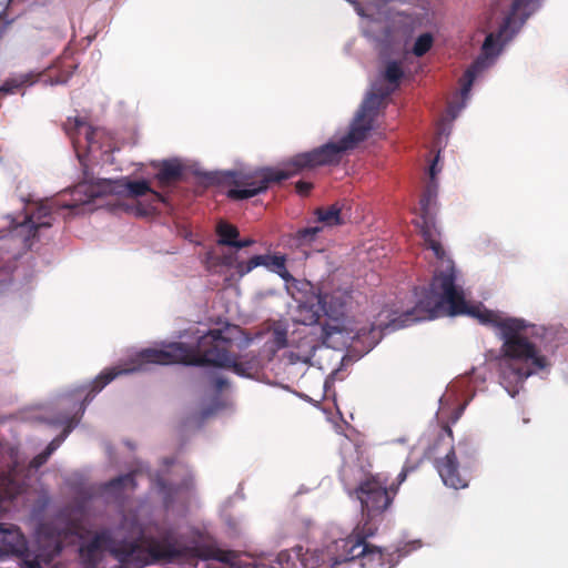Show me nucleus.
<instances>
[{"mask_svg":"<svg viewBox=\"0 0 568 568\" xmlns=\"http://www.w3.org/2000/svg\"><path fill=\"white\" fill-rule=\"evenodd\" d=\"M455 282V267L448 260L446 267L434 274L428 295L412 312L405 313L404 321L433 320L447 312L449 315L470 314L481 324L497 328L503 341L496 358L500 383L515 396L529 376L549 366L547 357L530 341L538 335L536 325L521 318L504 317L494 311L468 307L463 290Z\"/></svg>","mask_w":568,"mask_h":568,"instance_id":"f257e3e1","label":"nucleus"},{"mask_svg":"<svg viewBox=\"0 0 568 568\" xmlns=\"http://www.w3.org/2000/svg\"><path fill=\"white\" fill-rule=\"evenodd\" d=\"M390 94V90L378 88L369 92L353 120L349 131L337 142H328L308 152L297 153L282 164V168H260L254 171H230L222 181L233 185L226 193L231 200L251 199L265 192L271 185L278 184L305 170L324 165H336L343 153L353 150L363 142L373 129L378 109Z\"/></svg>","mask_w":568,"mask_h":568,"instance_id":"f03ea898","label":"nucleus"},{"mask_svg":"<svg viewBox=\"0 0 568 568\" xmlns=\"http://www.w3.org/2000/svg\"><path fill=\"white\" fill-rule=\"evenodd\" d=\"M231 332L232 328L230 326L210 329L197 339L194 347L180 342L172 343L164 349L145 348L131 358L130 366L122 369H104L94 379L92 389L81 403V414H83L85 405L92 400L94 395L102 390L116 376L142 371L146 364L215 366L231 369L241 377L251 378L255 376L261 368L258 355L253 352L240 356L231 354L233 346Z\"/></svg>","mask_w":568,"mask_h":568,"instance_id":"7ed1b4c3","label":"nucleus"},{"mask_svg":"<svg viewBox=\"0 0 568 568\" xmlns=\"http://www.w3.org/2000/svg\"><path fill=\"white\" fill-rule=\"evenodd\" d=\"M145 544L148 554L156 560L172 562L180 559H215L232 568H257L255 561L233 550L182 544L172 530L164 531L159 539L146 538Z\"/></svg>","mask_w":568,"mask_h":568,"instance_id":"20e7f679","label":"nucleus"},{"mask_svg":"<svg viewBox=\"0 0 568 568\" xmlns=\"http://www.w3.org/2000/svg\"><path fill=\"white\" fill-rule=\"evenodd\" d=\"M108 550L123 565L142 567L145 565V549L141 539L116 541L109 530L97 532L91 540L79 547V558L85 568H97L102 559V554Z\"/></svg>","mask_w":568,"mask_h":568,"instance_id":"39448f33","label":"nucleus"},{"mask_svg":"<svg viewBox=\"0 0 568 568\" xmlns=\"http://www.w3.org/2000/svg\"><path fill=\"white\" fill-rule=\"evenodd\" d=\"M388 478L382 474L368 475L354 488V494L361 501L364 516L377 517L392 505L397 494V487L389 485Z\"/></svg>","mask_w":568,"mask_h":568,"instance_id":"423d86ee","label":"nucleus"},{"mask_svg":"<svg viewBox=\"0 0 568 568\" xmlns=\"http://www.w3.org/2000/svg\"><path fill=\"white\" fill-rule=\"evenodd\" d=\"M438 158L439 153L436 155L435 160L429 166V176L432 181L425 187L419 200L420 222H417V225L420 227V233L427 248L434 252L436 258L444 261L446 253L439 241V232L435 225L434 219V209L437 197V185L434 180L437 173L436 166Z\"/></svg>","mask_w":568,"mask_h":568,"instance_id":"0eeeda50","label":"nucleus"},{"mask_svg":"<svg viewBox=\"0 0 568 568\" xmlns=\"http://www.w3.org/2000/svg\"><path fill=\"white\" fill-rule=\"evenodd\" d=\"M222 264L233 267L240 276H244L257 266H264L267 270L278 274L283 280L292 278L286 268V258L284 255H254L247 262L239 261L235 255H224Z\"/></svg>","mask_w":568,"mask_h":568,"instance_id":"6e6552de","label":"nucleus"},{"mask_svg":"<svg viewBox=\"0 0 568 568\" xmlns=\"http://www.w3.org/2000/svg\"><path fill=\"white\" fill-rule=\"evenodd\" d=\"M359 559L361 568H392L395 565L393 554L374 545L364 546L351 554H344L333 561V568H341L343 564Z\"/></svg>","mask_w":568,"mask_h":568,"instance_id":"1a4fd4ad","label":"nucleus"},{"mask_svg":"<svg viewBox=\"0 0 568 568\" xmlns=\"http://www.w3.org/2000/svg\"><path fill=\"white\" fill-rule=\"evenodd\" d=\"M436 468L446 486L454 489L467 487L468 481L459 473V464L453 446L449 448L445 457L436 460Z\"/></svg>","mask_w":568,"mask_h":568,"instance_id":"9d476101","label":"nucleus"},{"mask_svg":"<svg viewBox=\"0 0 568 568\" xmlns=\"http://www.w3.org/2000/svg\"><path fill=\"white\" fill-rule=\"evenodd\" d=\"M374 518L375 517L366 516L364 523L358 524L353 529L352 534L342 540L341 547L344 549L345 554L354 552L362 549L364 546L371 545L366 539L373 537L378 530V526L374 521Z\"/></svg>","mask_w":568,"mask_h":568,"instance_id":"9b49d317","label":"nucleus"},{"mask_svg":"<svg viewBox=\"0 0 568 568\" xmlns=\"http://www.w3.org/2000/svg\"><path fill=\"white\" fill-rule=\"evenodd\" d=\"M110 191H112L116 194L126 196V197H132V199H136V197L143 196V195L150 193L156 202L165 201L164 196L161 193L152 190L149 182L145 180H140V181H130L126 179L116 180V181L111 182Z\"/></svg>","mask_w":568,"mask_h":568,"instance_id":"f8f14e48","label":"nucleus"},{"mask_svg":"<svg viewBox=\"0 0 568 568\" xmlns=\"http://www.w3.org/2000/svg\"><path fill=\"white\" fill-rule=\"evenodd\" d=\"M28 551L27 540L18 529L0 527V552L24 557Z\"/></svg>","mask_w":568,"mask_h":568,"instance_id":"ddd939ff","label":"nucleus"},{"mask_svg":"<svg viewBox=\"0 0 568 568\" xmlns=\"http://www.w3.org/2000/svg\"><path fill=\"white\" fill-rule=\"evenodd\" d=\"M52 225V209L48 203L41 202L27 214L24 222L21 224L27 229L31 236L34 237L38 230L50 227Z\"/></svg>","mask_w":568,"mask_h":568,"instance_id":"4468645a","label":"nucleus"},{"mask_svg":"<svg viewBox=\"0 0 568 568\" xmlns=\"http://www.w3.org/2000/svg\"><path fill=\"white\" fill-rule=\"evenodd\" d=\"M323 226L314 225L298 229L288 235L287 244L291 248L300 250L304 253L317 241L322 233Z\"/></svg>","mask_w":568,"mask_h":568,"instance_id":"2eb2a0df","label":"nucleus"},{"mask_svg":"<svg viewBox=\"0 0 568 568\" xmlns=\"http://www.w3.org/2000/svg\"><path fill=\"white\" fill-rule=\"evenodd\" d=\"M183 166L175 160H165L160 166L155 174L159 187H168L182 179Z\"/></svg>","mask_w":568,"mask_h":568,"instance_id":"dca6fc26","label":"nucleus"},{"mask_svg":"<svg viewBox=\"0 0 568 568\" xmlns=\"http://www.w3.org/2000/svg\"><path fill=\"white\" fill-rule=\"evenodd\" d=\"M104 138L105 133L103 130L89 125L85 126L83 138H81V144L74 148L78 152L80 149H84L88 153H93L102 149L101 141Z\"/></svg>","mask_w":568,"mask_h":568,"instance_id":"f3484780","label":"nucleus"},{"mask_svg":"<svg viewBox=\"0 0 568 568\" xmlns=\"http://www.w3.org/2000/svg\"><path fill=\"white\" fill-rule=\"evenodd\" d=\"M323 311L332 317H338L344 314L346 297L343 294H324L320 298Z\"/></svg>","mask_w":568,"mask_h":568,"instance_id":"a211bd4d","label":"nucleus"},{"mask_svg":"<svg viewBox=\"0 0 568 568\" xmlns=\"http://www.w3.org/2000/svg\"><path fill=\"white\" fill-rule=\"evenodd\" d=\"M316 222L322 223L324 226H337L344 223L342 217L341 207L337 203L327 207H317L314 211Z\"/></svg>","mask_w":568,"mask_h":568,"instance_id":"6ab92c4d","label":"nucleus"},{"mask_svg":"<svg viewBox=\"0 0 568 568\" xmlns=\"http://www.w3.org/2000/svg\"><path fill=\"white\" fill-rule=\"evenodd\" d=\"M216 234L219 245L235 247L240 232L235 225L221 221L216 226Z\"/></svg>","mask_w":568,"mask_h":568,"instance_id":"aec40b11","label":"nucleus"},{"mask_svg":"<svg viewBox=\"0 0 568 568\" xmlns=\"http://www.w3.org/2000/svg\"><path fill=\"white\" fill-rule=\"evenodd\" d=\"M84 120L80 118H69L63 124L67 135L72 140L73 146L81 144V135L85 131V126H89Z\"/></svg>","mask_w":568,"mask_h":568,"instance_id":"412c9836","label":"nucleus"},{"mask_svg":"<svg viewBox=\"0 0 568 568\" xmlns=\"http://www.w3.org/2000/svg\"><path fill=\"white\" fill-rule=\"evenodd\" d=\"M536 2V0H515L511 4V11L510 13L505 18V21L503 23V29H508L513 22V20L518 16H524L523 21L528 18L530 14V11L528 9Z\"/></svg>","mask_w":568,"mask_h":568,"instance_id":"4be33fe9","label":"nucleus"},{"mask_svg":"<svg viewBox=\"0 0 568 568\" xmlns=\"http://www.w3.org/2000/svg\"><path fill=\"white\" fill-rule=\"evenodd\" d=\"M136 487L134 473L118 476L105 484V489L110 491L133 490Z\"/></svg>","mask_w":568,"mask_h":568,"instance_id":"5701e85b","label":"nucleus"},{"mask_svg":"<svg viewBox=\"0 0 568 568\" xmlns=\"http://www.w3.org/2000/svg\"><path fill=\"white\" fill-rule=\"evenodd\" d=\"M155 485L160 491V494L163 497V503L166 508H169L175 498V495L178 494L179 487L172 484L166 483L164 478L161 476H156L155 478Z\"/></svg>","mask_w":568,"mask_h":568,"instance_id":"b1692460","label":"nucleus"},{"mask_svg":"<svg viewBox=\"0 0 568 568\" xmlns=\"http://www.w3.org/2000/svg\"><path fill=\"white\" fill-rule=\"evenodd\" d=\"M79 423V418L77 417V415L68 418L65 422H64V428L61 433L60 436L55 437L54 439H52L49 445L47 446V448L44 450H47V454L51 455L59 446L60 444L67 438V436L70 434V432L73 429V427Z\"/></svg>","mask_w":568,"mask_h":568,"instance_id":"393cba45","label":"nucleus"},{"mask_svg":"<svg viewBox=\"0 0 568 568\" xmlns=\"http://www.w3.org/2000/svg\"><path fill=\"white\" fill-rule=\"evenodd\" d=\"M403 77H404V71H403L399 62L390 61L386 64L385 72H384V79L388 83L394 84L396 88V87H398L399 81Z\"/></svg>","mask_w":568,"mask_h":568,"instance_id":"a878e982","label":"nucleus"},{"mask_svg":"<svg viewBox=\"0 0 568 568\" xmlns=\"http://www.w3.org/2000/svg\"><path fill=\"white\" fill-rule=\"evenodd\" d=\"M433 43H434L433 34L429 32H425L416 39L412 51H413L414 55L423 57L432 49Z\"/></svg>","mask_w":568,"mask_h":568,"instance_id":"bb28decb","label":"nucleus"},{"mask_svg":"<svg viewBox=\"0 0 568 568\" xmlns=\"http://www.w3.org/2000/svg\"><path fill=\"white\" fill-rule=\"evenodd\" d=\"M271 343L275 349L287 346V329L282 324H275L271 333Z\"/></svg>","mask_w":568,"mask_h":568,"instance_id":"cd10ccee","label":"nucleus"},{"mask_svg":"<svg viewBox=\"0 0 568 568\" xmlns=\"http://www.w3.org/2000/svg\"><path fill=\"white\" fill-rule=\"evenodd\" d=\"M479 71V63H473L464 73L462 83V94L465 97L470 91L474 80Z\"/></svg>","mask_w":568,"mask_h":568,"instance_id":"c85d7f7f","label":"nucleus"},{"mask_svg":"<svg viewBox=\"0 0 568 568\" xmlns=\"http://www.w3.org/2000/svg\"><path fill=\"white\" fill-rule=\"evenodd\" d=\"M503 29V26L500 27L499 31L497 34H494V33H489L485 41H484V44H483V50L486 54H490L493 49L495 48V45L497 44V42L499 41V39L504 36V33L508 30V29H505L504 31H501Z\"/></svg>","mask_w":568,"mask_h":568,"instance_id":"c756f323","label":"nucleus"},{"mask_svg":"<svg viewBox=\"0 0 568 568\" xmlns=\"http://www.w3.org/2000/svg\"><path fill=\"white\" fill-rule=\"evenodd\" d=\"M82 530H83V526L81 524V521L79 520H71L68 523V525L65 526V528L63 529V531L61 532V536H63L65 539L69 537V536H74V537H82Z\"/></svg>","mask_w":568,"mask_h":568,"instance_id":"7c9ffc66","label":"nucleus"},{"mask_svg":"<svg viewBox=\"0 0 568 568\" xmlns=\"http://www.w3.org/2000/svg\"><path fill=\"white\" fill-rule=\"evenodd\" d=\"M296 192L302 196H307L313 189V183L306 181H298L295 185Z\"/></svg>","mask_w":568,"mask_h":568,"instance_id":"2f4dec72","label":"nucleus"},{"mask_svg":"<svg viewBox=\"0 0 568 568\" xmlns=\"http://www.w3.org/2000/svg\"><path fill=\"white\" fill-rule=\"evenodd\" d=\"M51 455L47 454V450H43L42 453L38 454L31 462H30V466L32 468H39L41 467L43 464L47 463V460L49 459Z\"/></svg>","mask_w":568,"mask_h":568,"instance_id":"473e14b6","label":"nucleus"},{"mask_svg":"<svg viewBox=\"0 0 568 568\" xmlns=\"http://www.w3.org/2000/svg\"><path fill=\"white\" fill-rule=\"evenodd\" d=\"M414 468L413 467H409V466H404L403 469L400 470V473L397 475V478H396V483H393L392 485H395V487H399V485H402L406 478H407V475L409 474V471H412Z\"/></svg>","mask_w":568,"mask_h":568,"instance_id":"72a5a7b5","label":"nucleus"},{"mask_svg":"<svg viewBox=\"0 0 568 568\" xmlns=\"http://www.w3.org/2000/svg\"><path fill=\"white\" fill-rule=\"evenodd\" d=\"M341 550H342V551H341L338 555H336V556H334V557H332V558L329 559V567H331V568H333V561H334L336 558L342 557V556L345 554V551H344V549H343L342 547H341ZM355 565H356V560H353V561H351V562H347V564L345 562V564H343V566H342L341 568H352V567H353V566H355Z\"/></svg>","mask_w":568,"mask_h":568,"instance_id":"f704fd0d","label":"nucleus"},{"mask_svg":"<svg viewBox=\"0 0 568 568\" xmlns=\"http://www.w3.org/2000/svg\"><path fill=\"white\" fill-rule=\"evenodd\" d=\"M235 243L236 244H235L234 248L240 250V248L253 245L255 243V241L252 239H244V240H237V242H235Z\"/></svg>","mask_w":568,"mask_h":568,"instance_id":"c9c22d12","label":"nucleus"},{"mask_svg":"<svg viewBox=\"0 0 568 568\" xmlns=\"http://www.w3.org/2000/svg\"><path fill=\"white\" fill-rule=\"evenodd\" d=\"M216 390H223L227 386V381L223 377H216L213 381Z\"/></svg>","mask_w":568,"mask_h":568,"instance_id":"e433bc0d","label":"nucleus"},{"mask_svg":"<svg viewBox=\"0 0 568 568\" xmlns=\"http://www.w3.org/2000/svg\"><path fill=\"white\" fill-rule=\"evenodd\" d=\"M352 470H353V468L351 466H345L342 470V479L345 481L346 485H347L346 477H347L348 473H351Z\"/></svg>","mask_w":568,"mask_h":568,"instance_id":"4c0bfd02","label":"nucleus"},{"mask_svg":"<svg viewBox=\"0 0 568 568\" xmlns=\"http://www.w3.org/2000/svg\"><path fill=\"white\" fill-rule=\"evenodd\" d=\"M366 334V328L363 327L361 329L357 331L356 335L354 336V338H357V339H362Z\"/></svg>","mask_w":568,"mask_h":568,"instance_id":"58836bf2","label":"nucleus"},{"mask_svg":"<svg viewBox=\"0 0 568 568\" xmlns=\"http://www.w3.org/2000/svg\"><path fill=\"white\" fill-rule=\"evenodd\" d=\"M445 432L447 433V436H448L450 439H453V430H452L448 426H446V427H445Z\"/></svg>","mask_w":568,"mask_h":568,"instance_id":"ea45409f","label":"nucleus"},{"mask_svg":"<svg viewBox=\"0 0 568 568\" xmlns=\"http://www.w3.org/2000/svg\"><path fill=\"white\" fill-rule=\"evenodd\" d=\"M9 471H7L1 465H0V477L7 475Z\"/></svg>","mask_w":568,"mask_h":568,"instance_id":"a19ab883","label":"nucleus"},{"mask_svg":"<svg viewBox=\"0 0 568 568\" xmlns=\"http://www.w3.org/2000/svg\"><path fill=\"white\" fill-rule=\"evenodd\" d=\"M27 566L29 568H36L38 566V564L37 562H27Z\"/></svg>","mask_w":568,"mask_h":568,"instance_id":"79ce46f5","label":"nucleus"},{"mask_svg":"<svg viewBox=\"0 0 568 568\" xmlns=\"http://www.w3.org/2000/svg\"><path fill=\"white\" fill-rule=\"evenodd\" d=\"M354 3L356 4V11H357V13L362 16L363 13H362V10H361V8H359L358 2H354Z\"/></svg>","mask_w":568,"mask_h":568,"instance_id":"37998d69","label":"nucleus"},{"mask_svg":"<svg viewBox=\"0 0 568 568\" xmlns=\"http://www.w3.org/2000/svg\"><path fill=\"white\" fill-rule=\"evenodd\" d=\"M397 551L399 552V554H398V556H397L398 558H399V557H402V556H404V555H406V554L408 552V551H406V550L402 552V550H399V549H398Z\"/></svg>","mask_w":568,"mask_h":568,"instance_id":"c03bdc74","label":"nucleus"},{"mask_svg":"<svg viewBox=\"0 0 568 568\" xmlns=\"http://www.w3.org/2000/svg\"><path fill=\"white\" fill-rule=\"evenodd\" d=\"M374 331V327L371 326V328L367 331L368 333H372Z\"/></svg>","mask_w":568,"mask_h":568,"instance_id":"a18cd8bd","label":"nucleus"},{"mask_svg":"<svg viewBox=\"0 0 568 568\" xmlns=\"http://www.w3.org/2000/svg\"><path fill=\"white\" fill-rule=\"evenodd\" d=\"M3 524L0 523V527L2 526Z\"/></svg>","mask_w":568,"mask_h":568,"instance_id":"49530a36","label":"nucleus"}]
</instances>
